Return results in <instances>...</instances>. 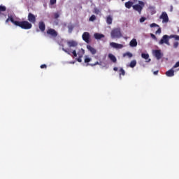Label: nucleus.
<instances>
[{
    "instance_id": "nucleus-35",
    "label": "nucleus",
    "mask_w": 179,
    "mask_h": 179,
    "mask_svg": "<svg viewBox=\"0 0 179 179\" xmlns=\"http://www.w3.org/2000/svg\"><path fill=\"white\" fill-rule=\"evenodd\" d=\"M162 33V28L159 27V29L156 31V34H160Z\"/></svg>"
},
{
    "instance_id": "nucleus-23",
    "label": "nucleus",
    "mask_w": 179,
    "mask_h": 179,
    "mask_svg": "<svg viewBox=\"0 0 179 179\" xmlns=\"http://www.w3.org/2000/svg\"><path fill=\"white\" fill-rule=\"evenodd\" d=\"M78 57H83V55H85V50H83V48H81L78 52Z\"/></svg>"
},
{
    "instance_id": "nucleus-1",
    "label": "nucleus",
    "mask_w": 179,
    "mask_h": 179,
    "mask_svg": "<svg viewBox=\"0 0 179 179\" xmlns=\"http://www.w3.org/2000/svg\"><path fill=\"white\" fill-rule=\"evenodd\" d=\"M9 20L11 23L15 24V26H17L24 30H30V29L33 27L31 23L28 21H15V19H13V17H9L6 20V23H9Z\"/></svg>"
},
{
    "instance_id": "nucleus-34",
    "label": "nucleus",
    "mask_w": 179,
    "mask_h": 179,
    "mask_svg": "<svg viewBox=\"0 0 179 179\" xmlns=\"http://www.w3.org/2000/svg\"><path fill=\"white\" fill-rule=\"evenodd\" d=\"M54 17L55 19H58V17H59V14L58 13H55Z\"/></svg>"
},
{
    "instance_id": "nucleus-24",
    "label": "nucleus",
    "mask_w": 179,
    "mask_h": 179,
    "mask_svg": "<svg viewBox=\"0 0 179 179\" xmlns=\"http://www.w3.org/2000/svg\"><path fill=\"white\" fill-rule=\"evenodd\" d=\"M119 75L120 76H125V70H124L122 68H120L119 69Z\"/></svg>"
},
{
    "instance_id": "nucleus-45",
    "label": "nucleus",
    "mask_w": 179,
    "mask_h": 179,
    "mask_svg": "<svg viewBox=\"0 0 179 179\" xmlns=\"http://www.w3.org/2000/svg\"><path fill=\"white\" fill-rule=\"evenodd\" d=\"M153 73H154V75H157V73H159V70L154 71Z\"/></svg>"
},
{
    "instance_id": "nucleus-38",
    "label": "nucleus",
    "mask_w": 179,
    "mask_h": 179,
    "mask_svg": "<svg viewBox=\"0 0 179 179\" xmlns=\"http://www.w3.org/2000/svg\"><path fill=\"white\" fill-rule=\"evenodd\" d=\"M83 57L78 56V58H77L78 62H82V58H83Z\"/></svg>"
},
{
    "instance_id": "nucleus-33",
    "label": "nucleus",
    "mask_w": 179,
    "mask_h": 179,
    "mask_svg": "<svg viewBox=\"0 0 179 179\" xmlns=\"http://www.w3.org/2000/svg\"><path fill=\"white\" fill-rule=\"evenodd\" d=\"M145 20H146V17H141L140 18V23H143V22H145Z\"/></svg>"
},
{
    "instance_id": "nucleus-21",
    "label": "nucleus",
    "mask_w": 179,
    "mask_h": 179,
    "mask_svg": "<svg viewBox=\"0 0 179 179\" xmlns=\"http://www.w3.org/2000/svg\"><path fill=\"white\" fill-rule=\"evenodd\" d=\"M108 58H109V59H110V61H111L112 62H113L114 64H115V62H117V57H115L114 56V55L110 53V54L108 55Z\"/></svg>"
},
{
    "instance_id": "nucleus-18",
    "label": "nucleus",
    "mask_w": 179,
    "mask_h": 179,
    "mask_svg": "<svg viewBox=\"0 0 179 179\" xmlns=\"http://www.w3.org/2000/svg\"><path fill=\"white\" fill-rule=\"evenodd\" d=\"M124 6L127 9H131V8H134V2L129 1L124 3Z\"/></svg>"
},
{
    "instance_id": "nucleus-12",
    "label": "nucleus",
    "mask_w": 179,
    "mask_h": 179,
    "mask_svg": "<svg viewBox=\"0 0 179 179\" xmlns=\"http://www.w3.org/2000/svg\"><path fill=\"white\" fill-rule=\"evenodd\" d=\"M155 57L157 58V59H161L162 55V51L160 50H156L154 51Z\"/></svg>"
},
{
    "instance_id": "nucleus-20",
    "label": "nucleus",
    "mask_w": 179,
    "mask_h": 179,
    "mask_svg": "<svg viewBox=\"0 0 179 179\" xmlns=\"http://www.w3.org/2000/svg\"><path fill=\"white\" fill-rule=\"evenodd\" d=\"M130 47H136L138 45V41L136 38H133L129 43Z\"/></svg>"
},
{
    "instance_id": "nucleus-39",
    "label": "nucleus",
    "mask_w": 179,
    "mask_h": 179,
    "mask_svg": "<svg viewBox=\"0 0 179 179\" xmlns=\"http://www.w3.org/2000/svg\"><path fill=\"white\" fill-rule=\"evenodd\" d=\"M178 66H179V61L176 63V64L173 66V69H174V68H178Z\"/></svg>"
},
{
    "instance_id": "nucleus-44",
    "label": "nucleus",
    "mask_w": 179,
    "mask_h": 179,
    "mask_svg": "<svg viewBox=\"0 0 179 179\" xmlns=\"http://www.w3.org/2000/svg\"><path fill=\"white\" fill-rule=\"evenodd\" d=\"M113 71H115V72H117V71H118V68H117V67H114V68H113Z\"/></svg>"
},
{
    "instance_id": "nucleus-49",
    "label": "nucleus",
    "mask_w": 179,
    "mask_h": 179,
    "mask_svg": "<svg viewBox=\"0 0 179 179\" xmlns=\"http://www.w3.org/2000/svg\"><path fill=\"white\" fill-rule=\"evenodd\" d=\"M122 1H125V0H122Z\"/></svg>"
},
{
    "instance_id": "nucleus-2",
    "label": "nucleus",
    "mask_w": 179,
    "mask_h": 179,
    "mask_svg": "<svg viewBox=\"0 0 179 179\" xmlns=\"http://www.w3.org/2000/svg\"><path fill=\"white\" fill-rule=\"evenodd\" d=\"M111 38H121L122 34L121 33V28H114L110 32Z\"/></svg>"
},
{
    "instance_id": "nucleus-25",
    "label": "nucleus",
    "mask_w": 179,
    "mask_h": 179,
    "mask_svg": "<svg viewBox=\"0 0 179 179\" xmlns=\"http://www.w3.org/2000/svg\"><path fill=\"white\" fill-rule=\"evenodd\" d=\"M123 57H128V58H132V57H134V55H132V53L129 52H127L126 53L123 54Z\"/></svg>"
},
{
    "instance_id": "nucleus-40",
    "label": "nucleus",
    "mask_w": 179,
    "mask_h": 179,
    "mask_svg": "<svg viewBox=\"0 0 179 179\" xmlns=\"http://www.w3.org/2000/svg\"><path fill=\"white\" fill-rule=\"evenodd\" d=\"M170 38H176V35L169 36V40H170Z\"/></svg>"
},
{
    "instance_id": "nucleus-14",
    "label": "nucleus",
    "mask_w": 179,
    "mask_h": 179,
    "mask_svg": "<svg viewBox=\"0 0 179 179\" xmlns=\"http://www.w3.org/2000/svg\"><path fill=\"white\" fill-rule=\"evenodd\" d=\"M38 27H39V29L41 30V31H45V24L44 23V22H43V21L39 22Z\"/></svg>"
},
{
    "instance_id": "nucleus-30",
    "label": "nucleus",
    "mask_w": 179,
    "mask_h": 179,
    "mask_svg": "<svg viewBox=\"0 0 179 179\" xmlns=\"http://www.w3.org/2000/svg\"><path fill=\"white\" fill-rule=\"evenodd\" d=\"M68 29H69V33H72V30H73V25H69Z\"/></svg>"
},
{
    "instance_id": "nucleus-41",
    "label": "nucleus",
    "mask_w": 179,
    "mask_h": 179,
    "mask_svg": "<svg viewBox=\"0 0 179 179\" xmlns=\"http://www.w3.org/2000/svg\"><path fill=\"white\" fill-rule=\"evenodd\" d=\"M41 69H45V68H47V65H45V64H42V65H41Z\"/></svg>"
},
{
    "instance_id": "nucleus-43",
    "label": "nucleus",
    "mask_w": 179,
    "mask_h": 179,
    "mask_svg": "<svg viewBox=\"0 0 179 179\" xmlns=\"http://www.w3.org/2000/svg\"><path fill=\"white\" fill-rule=\"evenodd\" d=\"M175 40L179 41V36L175 35Z\"/></svg>"
},
{
    "instance_id": "nucleus-7",
    "label": "nucleus",
    "mask_w": 179,
    "mask_h": 179,
    "mask_svg": "<svg viewBox=\"0 0 179 179\" xmlns=\"http://www.w3.org/2000/svg\"><path fill=\"white\" fill-rule=\"evenodd\" d=\"M83 40L89 44L90 43V34L89 32H84L82 35Z\"/></svg>"
},
{
    "instance_id": "nucleus-42",
    "label": "nucleus",
    "mask_w": 179,
    "mask_h": 179,
    "mask_svg": "<svg viewBox=\"0 0 179 179\" xmlns=\"http://www.w3.org/2000/svg\"><path fill=\"white\" fill-rule=\"evenodd\" d=\"M150 36L152 37V38H153L154 40H156V36L153 34H150Z\"/></svg>"
},
{
    "instance_id": "nucleus-16",
    "label": "nucleus",
    "mask_w": 179,
    "mask_h": 179,
    "mask_svg": "<svg viewBox=\"0 0 179 179\" xmlns=\"http://www.w3.org/2000/svg\"><path fill=\"white\" fill-rule=\"evenodd\" d=\"M94 37L96 40H101V38H104V34L95 33Z\"/></svg>"
},
{
    "instance_id": "nucleus-3",
    "label": "nucleus",
    "mask_w": 179,
    "mask_h": 179,
    "mask_svg": "<svg viewBox=\"0 0 179 179\" xmlns=\"http://www.w3.org/2000/svg\"><path fill=\"white\" fill-rule=\"evenodd\" d=\"M144 7L145 3L142 1H138V4L134 5L133 9L134 10H136V12H138L139 15H141Z\"/></svg>"
},
{
    "instance_id": "nucleus-9",
    "label": "nucleus",
    "mask_w": 179,
    "mask_h": 179,
    "mask_svg": "<svg viewBox=\"0 0 179 179\" xmlns=\"http://www.w3.org/2000/svg\"><path fill=\"white\" fill-rule=\"evenodd\" d=\"M110 47H113V48H116L117 50H121V48H124V45L117 43L115 42H111L110 43Z\"/></svg>"
},
{
    "instance_id": "nucleus-6",
    "label": "nucleus",
    "mask_w": 179,
    "mask_h": 179,
    "mask_svg": "<svg viewBox=\"0 0 179 179\" xmlns=\"http://www.w3.org/2000/svg\"><path fill=\"white\" fill-rule=\"evenodd\" d=\"M159 19L162 20V23H169V15L166 12L162 13L161 15L159 16Z\"/></svg>"
},
{
    "instance_id": "nucleus-8",
    "label": "nucleus",
    "mask_w": 179,
    "mask_h": 179,
    "mask_svg": "<svg viewBox=\"0 0 179 179\" xmlns=\"http://www.w3.org/2000/svg\"><path fill=\"white\" fill-rule=\"evenodd\" d=\"M62 50L66 52V54H68L69 55H73V57L75 58L76 57H78V53H76V50H73L71 51V49L69 48H67V49H65V48H62Z\"/></svg>"
},
{
    "instance_id": "nucleus-4",
    "label": "nucleus",
    "mask_w": 179,
    "mask_h": 179,
    "mask_svg": "<svg viewBox=\"0 0 179 179\" xmlns=\"http://www.w3.org/2000/svg\"><path fill=\"white\" fill-rule=\"evenodd\" d=\"M159 44L160 45L166 44V45H170L169 35H164L162 39L159 41Z\"/></svg>"
},
{
    "instance_id": "nucleus-26",
    "label": "nucleus",
    "mask_w": 179,
    "mask_h": 179,
    "mask_svg": "<svg viewBox=\"0 0 179 179\" xmlns=\"http://www.w3.org/2000/svg\"><path fill=\"white\" fill-rule=\"evenodd\" d=\"M130 68H135L136 66V60H132L129 64Z\"/></svg>"
},
{
    "instance_id": "nucleus-36",
    "label": "nucleus",
    "mask_w": 179,
    "mask_h": 179,
    "mask_svg": "<svg viewBox=\"0 0 179 179\" xmlns=\"http://www.w3.org/2000/svg\"><path fill=\"white\" fill-rule=\"evenodd\" d=\"M94 13L99 15V13H100V10H99V8H94Z\"/></svg>"
},
{
    "instance_id": "nucleus-29",
    "label": "nucleus",
    "mask_w": 179,
    "mask_h": 179,
    "mask_svg": "<svg viewBox=\"0 0 179 179\" xmlns=\"http://www.w3.org/2000/svg\"><path fill=\"white\" fill-rule=\"evenodd\" d=\"M90 61H92V59L89 58L87 56H85V64H88V62H90Z\"/></svg>"
},
{
    "instance_id": "nucleus-37",
    "label": "nucleus",
    "mask_w": 179,
    "mask_h": 179,
    "mask_svg": "<svg viewBox=\"0 0 179 179\" xmlns=\"http://www.w3.org/2000/svg\"><path fill=\"white\" fill-rule=\"evenodd\" d=\"M178 45H179L178 42L173 43V48H177L178 47Z\"/></svg>"
},
{
    "instance_id": "nucleus-13",
    "label": "nucleus",
    "mask_w": 179,
    "mask_h": 179,
    "mask_svg": "<svg viewBox=\"0 0 179 179\" xmlns=\"http://www.w3.org/2000/svg\"><path fill=\"white\" fill-rule=\"evenodd\" d=\"M67 45L70 48L72 47H78V42H76V41H69Z\"/></svg>"
},
{
    "instance_id": "nucleus-11",
    "label": "nucleus",
    "mask_w": 179,
    "mask_h": 179,
    "mask_svg": "<svg viewBox=\"0 0 179 179\" xmlns=\"http://www.w3.org/2000/svg\"><path fill=\"white\" fill-rule=\"evenodd\" d=\"M3 12H6V6L0 5V19L2 16H5V17H6V15H5Z\"/></svg>"
},
{
    "instance_id": "nucleus-32",
    "label": "nucleus",
    "mask_w": 179,
    "mask_h": 179,
    "mask_svg": "<svg viewBox=\"0 0 179 179\" xmlns=\"http://www.w3.org/2000/svg\"><path fill=\"white\" fill-rule=\"evenodd\" d=\"M57 3V0H50V5H55Z\"/></svg>"
},
{
    "instance_id": "nucleus-5",
    "label": "nucleus",
    "mask_w": 179,
    "mask_h": 179,
    "mask_svg": "<svg viewBox=\"0 0 179 179\" xmlns=\"http://www.w3.org/2000/svg\"><path fill=\"white\" fill-rule=\"evenodd\" d=\"M46 33L48 34V36H50V37H52L53 38H55V37L58 36V32H57L55 29L51 28L48 29Z\"/></svg>"
},
{
    "instance_id": "nucleus-19",
    "label": "nucleus",
    "mask_w": 179,
    "mask_h": 179,
    "mask_svg": "<svg viewBox=\"0 0 179 179\" xmlns=\"http://www.w3.org/2000/svg\"><path fill=\"white\" fill-rule=\"evenodd\" d=\"M166 75L169 78H171L174 76V70L173 69L169 70L168 71L166 72Z\"/></svg>"
},
{
    "instance_id": "nucleus-48",
    "label": "nucleus",
    "mask_w": 179,
    "mask_h": 179,
    "mask_svg": "<svg viewBox=\"0 0 179 179\" xmlns=\"http://www.w3.org/2000/svg\"><path fill=\"white\" fill-rule=\"evenodd\" d=\"M178 31L179 32V29L178 30Z\"/></svg>"
},
{
    "instance_id": "nucleus-15",
    "label": "nucleus",
    "mask_w": 179,
    "mask_h": 179,
    "mask_svg": "<svg viewBox=\"0 0 179 179\" xmlns=\"http://www.w3.org/2000/svg\"><path fill=\"white\" fill-rule=\"evenodd\" d=\"M87 50H89V51H90L92 55H94V54L97 52V50L94 48L92 47L90 45H87Z\"/></svg>"
},
{
    "instance_id": "nucleus-17",
    "label": "nucleus",
    "mask_w": 179,
    "mask_h": 179,
    "mask_svg": "<svg viewBox=\"0 0 179 179\" xmlns=\"http://www.w3.org/2000/svg\"><path fill=\"white\" fill-rule=\"evenodd\" d=\"M141 57L143 58V59H145V62H150L151 59H149V54L148 53H142Z\"/></svg>"
},
{
    "instance_id": "nucleus-31",
    "label": "nucleus",
    "mask_w": 179,
    "mask_h": 179,
    "mask_svg": "<svg viewBox=\"0 0 179 179\" xmlns=\"http://www.w3.org/2000/svg\"><path fill=\"white\" fill-rule=\"evenodd\" d=\"M150 27H159V26L156 23L150 24Z\"/></svg>"
},
{
    "instance_id": "nucleus-28",
    "label": "nucleus",
    "mask_w": 179,
    "mask_h": 179,
    "mask_svg": "<svg viewBox=\"0 0 179 179\" xmlns=\"http://www.w3.org/2000/svg\"><path fill=\"white\" fill-rule=\"evenodd\" d=\"M94 20H96V15H92L90 17V22H94Z\"/></svg>"
},
{
    "instance_id": "nucleus-22",
    "label": "nucleus",
    "mask_w": 179,
    "mask_h": 179,
    "mask_svg": "<svg viewBox=\"0 0 179 179\" xmlns=\"http://www.w3.org/2000/svg\"><path fill=\"white\" fill-rule=\"evenodd\" d=\"M106 23L107 24H113V17L111 15L106 17Z\"/></svg>"
},
{
    "instance_id": "nucleus-10",
    "label": "nucleus",
    "mask_w": 179,
    "mask_h": 179,
    "mask_svg": "<svg viewBox=\"0 0 179 179\" xmlns=\"http://www.w3.org/2000/svg\"><path fill=\"white\" fill-rule=\"evenodd\" d=\"M28 20L30 22V23H36V15H34L33 13H29L28 14Z\"/></svg>"
},
{
    "instance_id": "nucleus-46",
    "label": "nucleus",
    "mask_w": 179,
    "mask_h": 179,
    "mask_svg": "<svg viewBox=\"0 0 179 179\" xmlns=\"http://www.w3.org/2000/svg\"><path fill=\"white\" fill-rule=\"evenodd\" d=\"M170 12H173V6H171Z\"/></svg>"
},
{
    "instance_id": "nucleus-47",
    "label": "nucleus",
    "mask_w": 179,
    "mask_h": 179,
    "mask_svg": "<svg viewBox=\"0 0 179 179\" xmlns=\"http://www.w3.org/2000/svg\"><path fill=\"white\" fill-rule=\"evenodd\" d=\"M95 58H96V59H97V57H95Z\"/></svg>"
},
{
    "instance_id": "nucleus-27",
    "label": "nucleus",
    "mask_w": 179,
    "mask_h": 179,
    "mask_svg": "<svg viewBox=\"0 0 179 179\" xmlns=\"http://www.w3.org/2000/svg\"><path fill=\"white\" fill-rule=\"evenodd\" d=\"M101 64H102L101 62H95L94 64H90V66H96V65H100V66H101Z\"/></svg>"
}]
</instances>
